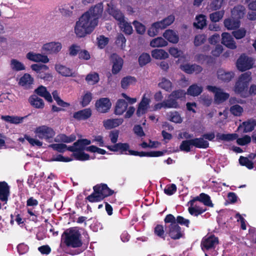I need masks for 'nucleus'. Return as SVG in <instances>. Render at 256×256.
Listing matches in <instances>:
<instances>
[{"label": "nucleus", "instance_id": "obj_1", "mask_svg": "<svg viewBox=\"0 0 256 256\" xmlns=\"http://www.w3.org/2000/svg\"><path fill=\"white\" fill-rule=\"evenodd\" d=\"M103 10L102 4L98 3L90 8L79 18L74 27V32L78 37H84L93 32L98 24Z\"/></svg>", "mask_w": 256, "mask_h": 256}, {"label": "nucleus", "instance_id": "obj_2", "mask_svg": "<svg viewBox=\"0 0 256 256\" xmlns=\"http://www.w3.org/2000/svg\"><path fill=\"white\" fill-rule=\"evenodd\" d=\"M93 192L86 198L90 202H100L114 192L106 184L104 183L95 185L93 186Z\"/></svg>", "mask_w": 256, "mask_h": 256}, {"label": "nucleus", "instance_id": "obj_3", "mask_svg": "<svg viewBox=\"0 0 256 256\" xmlns=\"http://www.w3.org/2000/svg\"><path fill=\"white\" fill-rule=\"evenodd\" d=\"M251 74V72H246L238 76L233 90L236 94H240L242 98L248 96V89L249 83L252 80Z\"/></svg>", "mask_w": 256, "mask_h": 256}, {"label": "nucleus", "instance_id": "obj_4", "mask_svg": "<svg viewBox=\"0 0 256 256\" xmlns=\"http://www.w3.org/2000/svg\"><path fill=\"white\" fill-rule=\"evenodd\" d=\"M80 238L81 234L78 230L70 229L64 232L62 236V241L68 247L80 248L82 244Z\"/></svg>", "mask_w": 256, "mask_h": 256}, {"label": "nucleus", "instance_id": "obj_5", "mask_svg": "<svg viewBox=\"0 0 256 256\" xmlns=\"http://www.w3.org/2000/svg\"><path fill=\"white\" fill-rule=\"evenodd\" d=\"M217 138L220 140L224 141H230L236 139V142L240 146H245L251 142V138L248 135H245L242 138H238V135L236 134H221L218 133Z\"/></svg>", "mask_w": 256, "mask_h": 256}, {"label": "nucleus", "instance_id": "obj_6", "mask_svg": "<svg viewBox=\"0 0 256 256\" xmlns=\"http://www.w3.org/2000/svg\"><path fill=\"white\" fill-rule=\"evenodd\" d=\"M219 244L218 237L214 234H208L202 238L200 242L202 250L204 252L210 250H214Z\"/></svg>", "mask_w": 256, "mask_h": 256}, {"label": "nucleus", "instance_id": "obj_7", "mask_svg": "<svg viewBox=\"0 0 256 256\" xmlns=\"http://www.w3.org/2000/svg\"><path fill=\"white\" fill-rule=\"evenodd\" d=\"M32 70L36 72V78L42 79L46 81H51L52 79V76L51 74L47 72L49 70L48 67L44 64H32L31 66Z\"/></svg>", "mask_w": 256, "mask_h": 256}, {"label": "nucleus", "instance_id": "obj_8", "mask_svg": "<svg viewBox=\"0 0 256 256\" xmlns=\"http://www.w3.org/2000/svg\"><path fill=\"white\" fill-rule=\"evenodd\" d=\"M164 228L167 234L172 240H176L184 237V234L178 224L165 225Z\"/></svg>", "mask_w": 256, "mask_h": 256}, {"label": "nucleus", "instance_id": "obj_9", "mask_svg": "<svg viewBox=\"0 0 256 256\" xmlns=\"http://www.w3.org/2000/svg\"><path fill=\"white\" fill-rule=\"evenodd\" d=\"M254 62L251 58L246 54H242L237 60L236 66L237 68L241 72H244L252 68Z\"/></svg>", "mask_w": 256, "mask_h": 256}, {"label": "nucleus", "instance_id": "obj_10", "mask_svg": "<svg viewBox=\"0 0 256 256\" xmlns=\"http://www.w3.org/2000/svg\"><path fill=\"white\" fill-rule=\"evenodd\" d=\"M36 134L40 139H44L46 140L52 138L55 135L54 130L46 126H42L37 127L34 131Z\"/></svg>", "mask_w": 256, "mask_h": 256}, {"label": "nucleus", "instance_id": "obj_11", "mask_svg": "<svg viewBox=\"0 0 256 256\" xmlns=\"http://www.w3.org/2000/svg\"><path fill=\"white\" fill-rule=\"evenodd\" d=\"M112 106V103L108 98H102L97 100L95 106L96 110L101 113L108 112Z\"/></svg>", "mask_w": 256, "mask_h": 256}, {"label": "nucleus", "instance_id": "obj_12", "mask_svg": "<svg viewBox=\"0 0 256 256\" xmlns=\"http://www.w3.org/2000/svg\"><path fill=\"white\" fill-rule=\"evenodd\" d=\"M196 201H198L202 202L206 206L211 208L214 206V204L211 200L210 196L204 192L201 193L199 194V196L194 198L192 200L188 202V204L192 206L194 205V204Z\"/></svg>", "mask_w": 256, "mask_h": 256}, {"label": "nucleus", "instance_id": "obj_13", "mask_svg": "<svg viewBox=\"0 0 256 256\" xmlns=\"http://www.w3.org/2000/svg\"><path fill=\"white\" fill-rule=\"evenodd\" d=\"M207 89L215 93V99L219 102H223L228 100L230 96L228 93L221 91V90L216 86H208Z\"/></svg>", "mask_w": 256, "mask_h": 256}, {"label": "nucleus", "instance_id": "obj_14", "mask_svg": "<svg viewBox=\"0 0 256 256\" xmlns=\"http://www.w3.org/2000/svg\"><path fill=\"white\" fill-rule=\"evenodd\" d=\"M180 69L188 74L195 73L198 74L202 70V68L196 64H186L180 66Z\"/></svg>", "mask_w": 256, "mask_h": 256}, {"label": "nucleus", "instance_id": "obj_15", "mask_svg": "<svg viewBox=\"0 0 256 256\" xmlns=\"http://www.w3.org/2000/svg\"><path fill=\"white\" fill-rule=\"evenodd\" d=\"M61 43L58 42H50L44 44L43 46V49L50 54H56L62 49Z\"/></svg>", "mask_w": 256, "mask_h": 256}, {"label": "nucleus", "instance_id": "obj_16", "mask_svg": "<svg viewBox=\"0 0 256 256\" xmlns=\"http://www.w3.org/2000/svg\"><path fill=\"white\" fill-rule=\"evenodd\" d=\"M113 64L112 69V74H118L122 68L124 61L122 58L118 56L116 54L112 56Z\"/></svg>", "mask_w": 256, "mask_h": 256}, {"label": "nucleus", "instance_id": "obj_17", "mask_svg": "<svg viewBox=\"0 0 256 256\" xmlns=\"http://www.w3.org/2000/svg\"><path fill=\"white\" fill-rule=\"evenodd\" d=\"M26 57L28 60L34 62L47 63L49 62V59L46 56L40 54H35L33 52H28Z\"/></svg>", "mask_w": 256, "mask_h": 256}, {"label": "nucleus", "instance_id": "obj_18", "mask_svg": "<svg viewBox=\"0 0 256 256\" xmlns=\"http://www.w3.org/2000/svg\"><path fill=\"white\" fill-rule=\"evenodd\" d=\"M222 43L224 45L232 50H234L236 48V42L230 34L228 32H224L222 34Z\"/></svg>", "mask_w": 256, "mask_h": 256}, {"label": "nucleus", "instance_id": "obj_19", "mask_svg": "<svg viewBox=\"0 0 256 256\" xmlns=\"http://www.w3.org/2000/svg\"><path fill=\"white\" fill-rule=\"evenodd\" d=\"M55 69L58 74L64 76L75 77L76 75L75 72H72V69L60 64H56Z\"/></svg>", "mask_w": 256, "mask_h": 256}, {"label": "nucleus", "instance_id": "obj_20", "mask_svg": "<svg viewBox=\"0 0 256 256\" xmlns=\"http://www.w3.org/2000/svg\"><path fill=\"white\" fill-rule=\"evenodd\" d=\"M10 186L5 181L0 182V200L6 202L10 195Z\"/></svg>", "mask_w": 256, "mask_h": 256}, {"label": "nucleus", "instance_id": "obj_21", "mask_svg": "<svg viewBox=\"0 0 256 256\" xmlns=\"http://www.w3.org/2000/svg\"><path fill=\"white\" fill-rule=\"evenodd\" d=\"M92 114V110L90 108H85L75 112L73 118L77 120H86L90 118Z\"/></svg>", "mask_w": 256, "mask_h": 256}, {"label": "nucleus", "instance_id": "obj_22", "mask_svg": "<svg viewBox=\"0 0 256 256\" xmlns=\"http://www.w3.org/2000/svg\"><path fill=\"white\" fill-rule=\"evenodd\" d=\"M246 12L244 6L242 5L235 6L231 11L232 16L234 19L240 20L243 18Z\"/></svg>", "mask_w": 256, "mask_h": 256}, {"label": "nucleus", "instance_id": "obj_23", "mask_svg": "<svg viewBox=\"0 0 256 256\" xmlns=\"http://www.w3.org/2000/svg\"><path fill=\"white\" fill-rule=\"evenodd\" d=\"M128 104L124 100L118 99L115 106L114 112L116 115H122L126 110Z\"/></svg>", "mask_w": 256, "mask_h": 256}, {"label": "nucleus", "instance_id": "obj_24", "mask_svg": "<svg viewBox=\"0 0 256 256\" xmlns=\"http://www.w3.org/2000/svg\"><path fill=\"white\" fill-rule=\"evenodd\" d=\"M108 13L119 22V24H122V22H124L125 20L124 16L120 10L114 7H112L109 8Z\"/></svg>", "mask_w": 256, "mask_h": 256}, {"label": "nucleus", "instance_id": "obj_25", "mask_svg": "<svg viewBox=\"0 0 256 256\" xmlns=\"http://www.w3.org/2000/svg\"><path fill=\"white\" fill-rule=\"evenodd\" d=\"M186 92L183 90H174L172 92V93L169 94L168 96V100H174L177 104L178 106L176 108H179V104L177 100L178 99H180L182 98H184L186 96Z\"/></svg>", "mask_w": 256, "mask_h": 256}, {"label": "nucleus", "instance_id": "obj_26", "mask_svg": "<svg viewBox=\"0 0 256 256\" xmlns=\"http://www.w3.org/2000/svg\"><path fill=\"white\" fill-rule=\"evenodd\" d=\"M34 92L39 96L44 98L48 102H52V96L45 86H40L35 90Z\"/></svg>", "mask_w": 256, "mask_h": 256}, {"label": "nucleus", "instance_id": "obj_27", "mask_svg": "<svg viewBox=\"0 0 256 256\" xmlns=\"http://www.w3.org/2000/svg\"><path fill=\"white\" fill-rule=\"evenodd\" d=\"M33 82L34 78L30 74L26 73L20 78L18 84L25 88H29Z\"/></svg>", "mask_w": 256, "mask_h": 256}, {"label": "nucleus", "instance_id": "obj_28", "mask_svg": "<svg viewBox=\"0 0 256 256\" xmlns=\"http://www.w3.org/2000/svg\"><path fill=\"white\" fill-rule=\"evenodd\" d=\"M177 104L174 100H164L162 102L158 103L154 106V110H160L162 108H176Z\"/></svg>", "mask_w": 256, "mask_h": 256}, {"label": "nucleus", "instance_id": "obj_29", "mask_svg": "<svg viewBox=\"0 0 256 256\" xmlns=\"http://www.w3.org/2000/svg\"><path fill=\"white\" fill-rule=\"evenodd\" d=\"M122 118L108 119L104 122V126L106 129H112L122 124Z\"/></svg>", "mask_w": 256, "mask_h": 256}, {"label": "nucleus", "instance_id": "obj_30", "mask_svg": "<svg viewBox=\"0 0 256 256\" xmlns=\"http://www.w3.org/2000/svg\"><path fill=\"white\" fill-rule=\"evenodd\" d=\"M163 36L170 42L176 44L179 40L178 35L172 30H167L163 34Z\"/></svg>", "mask_w": 256, "mask_h": 256}, {"label": "nucleus", "instance_id": "obj_31", "mask_svg": "<svg viewBox=\"0 0 256 256\" xmlns=\"http://www.w3.org/2000/svg\"><path fill=\"white\" fill-rule=\"evenodd\" d=\"M28 101L32 106L36 108H43L44 106L42 99L36 95L31 96Z\"/></svg>", "mask_w": 256, "mask_h": 256}, {"label": "nucleus", "instance_id": "obj_32", "mask_svg": "<svg viewBox=\"0 0 256 256\" xmlns=\"http://www.w3.org/2000/svg\"><path fill=\"white\" fill-rule=\"evenodd\" d=\"M203 88L202 86H199L197 84H192L189 86L186 93L188 95L196 96H199Z\"/></svg>", "mask_w": 256, "mask_h": 256}, {"label": "nucleus", "instance_id": "obj_33", "mask_svg": "<svg viewBox=\"0 0 256 256\" xmlns=\"http://www.w3.org/2000/svg\"><path fill=\"white\" fill-rule=\"evenodd\" d=\"M204 138H194L192 139V146L198 148H206L209 146V143L207 140L204 139Z\"/></svg>", "mask_w": 256, "mask_h": 256}, {"label": "nucleus", "instance_id": "obj_34", "mask_svg": "<svg viewBox=\"0 0 256 256\" xmlns=\"http://www.w3.org/2000/svg\"><path fill=\"white\" fill-rule=\"evenodd\" d=\"M224 26L229 30H235L239 28L240 26V20H237L235 19H231L228 18L224 20Z\"/></svg>", "mask_w": 256, "mask_h": 256}, {"label": "nucleus", "instance_id": "obj_35", "mask_svg": "<svg viewBox=\"0 0 256 256\" xmlns=\"http://www.w3.org/2000/svg\"><path fill=\"white\" fill-rule=\"evenodd\" d=\"M207 210L206 208H202L199 206L190 205V206L188 208V211L192 216H198L202 214Z\"/></svg>", "mask_w": 256, "mask_h": 256}, {"label": "nucleus", "instance_id": "obj_36", "mask_svg": "<svg viewBox=\"0 0 256 256\" xmlns=\"http://www.w3.org/2000/svg\"><path fill=\"white\" fill-rule=\"evenodd\" d=\"M152 56L156 60L166 59L168 57V54L164 50L155 49L152 51Z\"/></svg>", "mask_w": 256, "mask_h": 256}, {"label": "nucleus", "instance_id": "obj_37", "mask_svg": "<svg viewBox=\"0 0 256 256\" xmlns=\"http://www.w3.org/2000/svg\"><path fill=\"white\" fill-rule=\"evenodd\" d=\"M234 76V74L232 72H226L222 70L218 72V78L224 82H229Z\"/></svg>", "mask_w": 256, "mask_h": 256}, {"label": "nucleus", "instance_id": "obj_38", "mask_svg": "<svg viewBox=\"0 0 256 256\" xmlns=\"http://www.w3.org/2000/svg\"><path fill=\"white\" fill-rule=\"evenodd\" d=\"M162 30L158 22L153 23L148 30V34L151 37L156 36L160 30Z\"/></svg>", "mask_w": 256, "mask_h": 256}, {"label": "nucleus", "instance_id": "obj_39", "mask_svg": "<svg viewBox=\"0 0 256 256\" xmlns=\"http://www.w3.org/2000/svg\"><path fill=\"white\" fill-rule=\"evenodd\" d=\"M244 126V132H252L256 126V120L251 118L242 122Z\"/></svg>", "mask_w": 256, "mask_h": 256}, {"label": "nucleus", "instance_id": "obj_40", "mask_svg": "<svg viewBox=\"0 0 256 256\" xmlns=\"http://www.w3.org/2000/svg\"><path fill=\"white\" fill-rule=\"evenodd\" d=\"M136 80L135 77L132 76H126L122 78L120 84L121 87L124 89H127L128 86L133 84H135Z\"/></svg>", "mask_w": 256, "mask_h": 256}, {"label": "nucleus", "instance_id": "obj_41", "mask_svg": "<svg viewBox=\"0 0 256 256\" xmlns=\"http://www.w3.org/2000/svg\"><path fill=\"white\" fill-rule=\"evenodd\" d=\"M154 234L158 237L166 240L167 235L166 230H164V226L162 224H157L154 228Z\"/></svg>", "mask_w": 256, "mask_h": 256}, {"label": "nucleus", "instance_id": "obj_42", "mask_svg": "<svg viewBox=\"0 0 256 256\" xmlns=\"http://www.w3.org/2000/svg\"><path fill=\"white\" fill-rule=\"evenodd\" d=\"M86 147H84V144L82 142H80V140L73 144L72 146H68V151L74 152H78L84 151L86 150Z\"/></svg>", "mask_w": 256, "mask_h": 256}, {"label": "nucleus", "instance_id": "obj_43", "mask_svg": "<svg viewBox=\"0 0 256 256\" xmlns=\"http://www.w3.org/2000/svg\"><path fill=\"white\" fill-rule=\"evenodd\" d=\"M196 22L194 23V26L197 28L202 29L206 25V16L200 14L196 16Z\"/></svg>", "mask_w": 256, "mask_h": 256}, {"label": "nucleus", "instance_id": "obj_44", "mask_svg": "<svg viewBox=\"0 0 256 256\" xmlns=\"http://www.w3.org/2000/svg\"><path fill=\"white\" fill-rule=\"evenodd\" d=\"M168 42L164 38L158 37L153 39L150 42V46L152 47H162L166 46Z\"/></svg>", "mask_w": 256, "mask_h": 256}, {"label": "nucleus", "instance_id": "obj_45", "mask_svg": "<svg viewBox=\"0 0 256 256\" xmlns=\"http://www.w3.org/2000/svg\"><path fill=\"white\" fill-rule=\"evenodd\" d=\"M100 80L99 75L96 72L88 74L86 78V80L90 84H94L98 82Z\"/></svg>", "mask_w": 256, "mask_h": 256}, {"label": "nucleus", "instance_id": "obj_46", "mask_svg": "<svg viewBox=\"0 0 256 256\" xmlns=\"http://www.w3.org/2000/svg\"><path fill=\"white\" fill-rule=\"evenodd\" d=\"M174 16L173 15H170L164 18L162 20L158 21V22L161 26L162 29L166 28L168 26L170 25L174 20Z\"/></svg>", "mask_w": 256, "mask_h": 256}, {"label": "nucleus", "instance_id": "obj_47", "mask_svg": "<svg viewBox=\"0 0 256 256\" xmlns=\"http://www.w3.org/2000/svg\"><path fill=\"white\" fill-rule=\"evenodd\" d=\"M49 147L60 153H63L66 150H68V146L63 143L51 144L49 146Z\"/></svg>", "mask_w": 256, "mask_h": 256}, {"label": "nucleus", "instance_id": "obj_48", "mask_svg": "<svg viewBox=\"0 0 256 256\" xmlns=\"http://www.w3.org/2000/svg\"><path fill=\"white\" fill-rule=\"evenodd\" d=\"M158 86L162 89L164 90L166 92H170L172 90V82L165 78L162 79V82L158 84Z\"/></svg>", "mask_w": 256, "mask_h": 256}, {"label": "nucleus", "instance_id": "obj_49", "mask_svg": "<svg viewBox=\"0 0 256 256\" xmlns=\"http://www.w3.org/2000/svg\"><path fill=\"white\" fill-rule=\"evenodd\" d=\"M52 94L54 99L56 101V104L62 108L68 107L70 106V104L67 102H64L58 96V92L56 90H54L52 92Z\"/></svg>", "mask_w": 256, "mask_h": 256}, {"label": "nucleus", "instance_id": "obj_50", "mask_svg": "<svg viewBox=\"0 0 256 256\" xmlns=\"http://www.w3.org/2000/svg\"><path fill=\"white\" fill-rule=\"evenodd\" d=\"M238 160L241 166H244L249 170H252L254 168L253 162L250 160L247 157L240 156Z\"/></svg>", "mask_w": 256, "mask_h": 256}, {"label": "nucleus", "instance_id": "obj_51", "mask_svg": "<svg viewBox=\"0 0 256 256\" xmlns=\"http://www.w3.org/2000/svg\"><path fill=\"white\" fill-rule=\"evenodd\" d=\"M10 67L15 71H20L25 69L24 64L16 59H12L11 60Z\"/></svg>", "mask_w": 256, "mask_h": 256}, {"label": "nucleus", "instance_id": "obj_52", "mask_svg": "<svg viewBox=\"0 0 256 256\" xmlns=\"http://www.w3.org/2000/svg\"><path fill=\"white\" fill-rule=\"evenodd\" d=\"M151 58L149 54L145 52L142 54L138 58V61L140 66H143L150 62Z\"/></svg>", "mask_w": 256, "mask_h": 256}, {"label": "nucleus", "instance_id": "obj_53", "mask_svg": "<svg viewBox=\"0 0 256 256\" xmlns=\"http://www.w3.org/2000/svg\"><path fill=\"white\" fill-rule=\"evenodd\" d=\"M59 141L64 143H70L74 141L76 136L74 134H71L67 136L65 134H60L58 136Z\"/></svg>", "mask_w": 256, "mask_h": 256}, {"label": "nucleus", "instance_id": "obj_54", "mask_svg": "<svg viewBox=\"0 0 256 256\" xmlns=\"http://www.w3.org/2000/svg\"><path fill=\"white\" fill-rule=\"evenodd\" d=\"M75 160L80 161L87 160L90 159V155L83 151L74 152L72 154Z\"/></svg>", "mask_w": 256, "mask_h": 256}, {"label": "nucleus", "instance_id": "obj_55", "mask_svg": "<svg viewBox=\"0 0 256 256\" xmlns=\"http://www.w3.org/2000/svg\"><path fill=\"white\" fill-rule=\"evenodd\" d=\"M120 27L126 34L130 35L132 33L133 30L131 24L125 20L124 22H122V24H120Z\"/></svg>", "mask_w": 256, "mask_h": 256}, {"label": "nucleus", "instance_id": "obj_56", "mask_svg": "<svg viewBox=\"0 0 256 256\" xmlns=\"http://www.w3.org/2000/svg\"><path fill=\"white\" fill-rule=\"evenodd\" d=\"M192 146V139L186 140H183L180 146V150L189 152L190 151V146Z\"/></svg>", "mask_w": 256, "mask_h": 256}, {"label": "nucleus", "instance_id": "obj_57", "mask_svg": "<svg viewBox=\"0 0 256 256\" xmlns=\"http://www.w3.org/2000/svg\"><path fill=\"white\" fill-rule=\"evenodd\" d=\"M230 111L234 116H240L242 114L243 108L238 104H234L230 106Z\"/></svg>", "mask_w": 256, "mask_h": 256}, {"label": "nucleus", "instance_id": "obj_58", "mask_svg": "<svg viewBox=\"0 0 256 256\" xmlns=\"http://www.w3.org/2000/svg\"><path fill=\"white\" fill-rule=\"evenodd\" d=\"M92 100V94L90 92H87L82 97L81 104L83 107L87 106Z\"/></svg>", "mask_w": 256, "mask_h": 256}, {"label": "nucleus", "instance_id": "obj_59", "mask_svg": "<svg viewBox=\"0 0 256 256\" xmlns=\"http://www.w3.org/2000/svg\"><path fill=\"white\" fill-rule=\"evenodd\" d=\"M136 32L140 34H143L146 32L144 25L137 20H134L132 22Z\"/></svg>", "mask_w": 256, "mask_h": 256}, {"label": "nucleus", "instance_id": "obj_60", "mask_svg": "<svg viewBox=\"0 0 256 256\" xmlns=\"http://www.w3.org/2000/svg\"><path fill=\"white\" fill-rule=\"evenodd\" d=\"M224 12L223 11H216L210 14V18L211 21L213 22H218L224 16Z\"/></svg>", "mask_w": 256, "mask_h": 256}, {"label": "nucleus", "instance_id": "obj_61", "mask_svg": "<svg viewBox=\"0 0 256 256\" xmlns=\"http://www.w3.org/2000/svg\"><path fill=\"white\" fill-rule=\"evenodd\" d=\"M169 120L175 123H181L182 118L177 112H171L169 115Z\"/></svg>", "mask_w": 256, "mask_h": 256}, {"label": "nucleus", "instance_id": "obj_62", "mask_svg": "<svg viewBox=\"0 0 256 256\" xmlns=\"http://www.w3.org/2000/svg\"><path fill=\"white\" fill-rule=\"evenodd\" d=\"M34 208L33 207L26 208V210L28 214L32 216L30 220L36 222H38V216L40 214L38 211L34 210Z\"/></svg>", "mask_w": 256, "mask_h": 256}, {"label": "nucleus", "instance_id": "obj_63", "mask_svg": "<svg viewBox=\"0 0 256 256\" xmlns=\"http://www.w3.org/2000/svg\"><path fill=\"white\" fill-rule=\"evenodd\" d=\"M246 31L244 28H240L232 32L234 36L237 40L244 38L246 34Z\"/></svg>", "mask_w": 256, "mask_h": 256}, {"label": "nucleus", "instance_id": "obj_64", "mask_svg": "<svg viewBox=\"0 0 256 256\" xmlns=\"http://www.w3.org/2000/svg\"><path fill=\"white\" fill-rule=\"evenodd\" d=\"M177 188L175 184H168L164 189V192L168 195L172 196L176 191Z\"/></svg>", "mask_w": 256, "mask_h": 256}]
</instances>
